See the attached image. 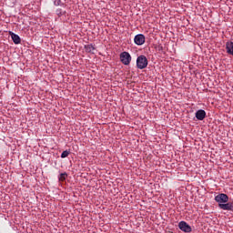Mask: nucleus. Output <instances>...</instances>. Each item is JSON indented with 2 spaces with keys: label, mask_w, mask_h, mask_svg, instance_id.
Instances as JSON below:
<instances>
[{
  "label": "nucleus",
  "mask_w": 233,
  "mask_h": 233,
  "mask_svg": "<svg viewBox=\"0 0 233 233\" xmlns=\"http://www.w3.org/2000/svg\"><path fill=\"white\" fill-rule=\"evenodd\" d=\"M66 177H68V174L61 173L58 179H59V181H65L66 179Z\"/></svg>",
  "instance_id": "obj_11"
},
{
  "label": "nucleus",
  "mask_w": 233,
  "mask_h": 233,
  "mask_svg": "<svg viewBox=\"0 0 233 233\" xmlns=\"http://www.w3.org/2000/svg\"><path fill=\"white\" fill-rule=\"evenodd\" d=\"M120 61L123 65L128 66L132 61V56H130V53L124 51L120 54Z\"/></svg>",
  "instance_id": "obj_2"
},
{
  "label": "nucleus",
  "mask_w": 233,
  "mask_h": 233,
  "mask_svg": "<svg viewBox=\"0 0 233 233\" xmlns=\"http://www.w3.org/2000/svg\"><path fill=\"white\" fill-rule=\"evenodd\" d=\"M54 5H55V6H61L62 2H61V0H55Z\"/></svg>",
  "instance_id": "obj_13"
},
{
  "label": "nucleus",
  "mask_w": 233,
  "mask_h": 233,
  "mask_svg": "<svg viewBox=\"0 0 233 233\" xmlns=\"http://www.w3.org/2000/svg\"><path fill=\"white\" fill-rule=\"evenodd\" d=\"M195 116L198 121H203V119L207 117V112H205L203 109H199L196 112Z\"/></svg>",
  "instance_id": "obj_7"
},
{
  "label": "nucleus",
  "mask_w": 233,
  "mask_h": 233,
  "mask_svg": "<svg viewBox=\"0 0 233 233\" xmlns=\"http://www.w3.org/2000/svg\"><path fill=\"white\" fill-rule=\"evenodd\" d=\"M215 201L217 203H218V207H219V205H223L225 203H228V197L225 193H220V194H218V195H217L215 197Z\"/></svg>",
  "instance_id": "obj_3"
},
{
  "label": "nucleus",
  "mask_w": 233,
  "mask_h": 233,
  "mask_svg": "<svg viewBox=\"0 0 233 233\" xmlns=\"http://www.w3.org/2000/svg\"><path fill=\"white\" fill-rule=\"evenodd\" d=\"M10 35L15 45H19L21 43V37H19L16 34L10 32Z\"/></svg>",
  "instance_id": "obj_9"
},
{
  "label": "nucleus",
  "mask_w": 233,
  "mask_h": 233,
  "mask_svg": "<svg viewBox=\"0 0 233 233\" xmlns=\"http://www.w3.org/2000/svg\"><path fill=\"white\" fill-rule=\"evenodd\" d=\"M85 49H86V52H88V53L94 52V50H96V48L92 45L85 46Z\"/></svg>",
  "instance_id": "obj_10"
},
{
  "label": "nucleus",
  "mask_w": 233,
  "mask_h": 233,
  "mask_svg": "<svg viewBox=\"0 0 233 233\" xmlns=\"http://www.w3.org/2000/svg\"><path fill=\"white\" fill-rule=\"evenodd\" d=\"M219 208H221V210H229L230 212H233V203L228 201L224 204H219Z\"/></svg>",
  "instance_id": "obj_6"
},
{
  "label": "nucleus",
  "mask_w": 233,
  "mask_h": 233,
  "mask_svg": "<svg viewBox=\"0 0 233 233\" xmlns=\"http://www.w3.org/2000/svg\"><path fill=\"white\" fill-rule=\"evenodd\" d=\"M68 156H70V151H68V150H65L61 154L62 159H65V157H68Z\"/></svg>",
  "instance_id": "obj_12"
},
{
  "label": "nucleus",
  "mask_w": 233,
  "mask_h": 233,
  "mask_svg": "<svg viewBox=\"0 0 233 233\" xmlns=\"http://www.w3.org/2000/svg\"><path fill=\"white\" fill-rule=\"evenodd\" d=\"M134 43L138 46H141V45H145V35L143 34L137 35L134 38Z\"/></svg>",
  "instance_id": "obj_5"
},
{
  "label": "nucleus",
  "mask_w": 233,
  "mask_h": 233,
  "mask_svg": "<svg viewBox=\"0 0 233 233\" xmlns=\"http://www.w3.org/2000/svg\"><path fill=\"white\" fill-rule=\"evenodd\" d=\"M226 50L227 54H228L229 56H233V42L226 43Z\"/></svg>",
  "instance_id": "obj_8"
},
{
  "label": "nucleus",
  "mask_w": 233,
  "mask_h": 233,
  "mask_svg": "<svg viewBox=\"0 0 233 233\" xmlns=\"http://www.w3.org/2000/svg\"><path fill=\"white\" fill-rule=\"evenodd\" d=\"M178 228L182 230V232L190 233L192 232V227L188 225L186 221H180L178 223Z\"/></svg>",
  "instance_id": "obj_4"
},
{
  "label": "nucleus",
  "mask_w": 233,
  "mask_h": 233,
  "mask_svg": "<svg viewBox=\"0 0 233 233\" xmlns=\"http://www.w3.org/2000/svg\"><path fill=\"white\" fill-rule=\"evenodd\" d=\"M148 66V59L145 55H141L137 58V68L143 70Z\"/></svg>",
  "instance_id": "obj_1"
}]
</instances>
